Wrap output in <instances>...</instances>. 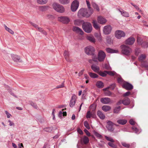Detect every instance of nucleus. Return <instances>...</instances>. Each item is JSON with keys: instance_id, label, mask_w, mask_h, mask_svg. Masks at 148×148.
Here are the masks:
<instances>
[{"instance_id": "36", "label": "nucleus", "mask_w": 148, "mask_h": 148, "mask_svg": "<svg viewBox=\"0 0 148 148\" xmlns=\"http://www.w3.org/2000/svg\"><path fill=\"white\" fill-rule=\"evenodd\" d=\"M88 74L91 77L93 78H97L98 77V75L96 74L91 72H89Z\"/></svg>"}, {"instance_id": "61", "label": "nucleus", "mask_w": 148, "mask_h": 148, "mask_svg": "<svg viewBox=\"0 0 148 148\" xmlns=\"http://www.w3.org/2000/svg\"><path fill=\"white\" fill-rule=\"evenodd\" d=\"M123 81V79L121 77H118L117 78V81L119 83H121Z\"/></svg>"}, {"instance_id": "51", "label": "nucleus", "mask_w": 148, "mask_h": 148, "mask_svg": "<svg viewBox=\"0 0 148 148\" xmlns=\"http://www.w3.org/2000/svg\"><path fill=\"white\" fill-rule=\"evenodd\" d=\"M107 74L111 76H114L116 74V72L112 71H107Z\"/></svg>"}, {"instance_id": "5", "label": "nucleus", "mask_w": 148, "mask_h": 148, "mask_svg": "<svg viewBox=\"0 0 148 148\" xmlns=\"http://www.w3.org/2000/svg\"><path fill=\"white\" fill-rule=\"evenodd\" d=\"M106 56L105 53L102 50H100L98 53V59L99 62L103 61Z\"/></svg>"}, {"instance_id": "20", "label": "nucleus", "mask_w": 148, "mask_h": 148, "mask_svg": "<svg viewBox=\"0 0 148 148\" xmlns=\"http://www.w3.org/2000/svg\"><path fill=\"white\" fill-rule=\"evenodd\" d=\"M98 22L101 24H105L107 22V20L101 16H99L97 18Z\"/></svg>"}, {"instance_id": "40", "label": "nucleus", "mask_w": 148, "mask_h": 148, "mask_svg": "<svg viewBox=\"0 0 148 148\" xmlns=\"http://www.w3.org/2000/svg\"><path fill=\"white\" fill-rule=\"evenodd\" d=\"M107 71H104L103 72L100 71L99 72V74L102 77H105L107 75Z\"/></svg>"}, {"instance_id": "42", "label": "nucleus", "mask_w": 148, "mask_h": 148, "mask_svg": "<svg viewBox=\"0 0 148 148\" xmlns=\"http://www.w3.org/2000/svg\"><path fill=\"white\" fill-rule=\"evenodd\" d=\"M137 40L138 44L140 45H142L144 42L142 39L139 37H137Z\"/></svg>"}, {"instance_id": "23", "label": "nucleus", "mask_w": 148, "mask_h": 148, "mask_svg": "<svg viewBox=\"0 0 148 148\" xmlns=\"http://www.w3.org/2000/svg\"><path fill=\"white\" fill-rule=\"evenodd\" d=\"M87 39L92 43H95L96 42V40L94 37L92 35L88 36L86 37Z\"/></svg>"}, {"instance_id": "4", "label": "nucleus", "mask_w": 148, "mask_h": 148, "mask_svg": "<svg viewBox=\"0 0 148 148\" xmlns=\"http://www.w3.org/2000/svg\"><path fill=\"white\" fill-rule=\"evenodd\" d=\"M95 51L94 47L91 46H89L85 49V52L87 54L93 56L94 57H96V56H95Z\"/></svg>"}, {"instance_id": "31", "label": "nucleus", "mask_w": 148, "mask_h": 148, "mask_svg": "<svg viewBox=\"0 0 148 148\" xmlns=\"http://www.w3.org/2000/svg\"><path fill=\"white\" fill-rule=\"evenodd\" d=\"M106 50L107 52L109 53H117L118 52L117 50L113 49L110 48H107Z\"/></svg>"}, {"instance_id": "26", "label": "nucleus", "mask_w": 148, "mask_h": 148, "mask_svg": "<svg viewBox=\"0 0 148 148\" xmlns=\"http://www.w3.org/2000/svg\"><path fill=\"white\" fill-rule=\"evenodd\" d=\"M130 102V99L128 98H126L123 100V104L125 106L129 105Z\"/></svg>"}, {"instance_id": "30", "label": "nucleus", "mask_w": 148, "mask_h": 148, "mask_svg": "<svg viewBox=\"0 0 148 148\" xmlns=\"http://www.w3.org/2000/svg\"><path fill=\"white\" fill-rule=\"evenodd\" d=\"M96 86L99 88H102L104 87L103 83L101 81H97L96 83Z\"/></svg>"}, {"instance_id": "25", "label": "nucleus", "mask_w": 148, "mask_h": 148, "mask_svg": "<svg viewBox=\"0 0 148 148\" xmlns=\"http://www.w3.org/2000/svg\"><path fill=\"white\" fill-rule=\"evenodd\" d=\"M69 53L68 51H64V55L66 60L68 62H71V60H70L69 58Z\"/></svg>"}, {"instance_id": "6", "label": "nucleus", "mask_w": 148, "mask_h": 148, "mask_svg": "<svg viewBox=\"0 0 148 148\" xmlns=\"http://www.w3.org/2000/svg\"><path fill=\"white\" fill-rule=\"evenodd\" d=\"M58 20L64 24H67L70 21L69 18L67 16H62L58 18Z\"/></svg>"}, {"instance_id": "9", "label": "nucleus", "mask_w": 148, "mask_h": 148, "mask_svg": "<svg viewBox=\"0 0 148 148\" xmlns=\"http://www.w3.org/2000/svg\"><path fill=\"white\" fill-rule=\"evenodd\" d=\"M30 23L33 26H34L35 28L37 29L39 32H40L44 35H47V32L44 30L42 28L39 27L36 24H35L32 22H30Z\"/></svg>"}, {"instance_id": "33", "label": "nucleus", "mask_w": 148, "mask_h": 148, "mask_svg": "<svg viewBox=\"0 0 148 148\" xmlns=\"http://www.w3.org/2000/svg\"><path fill=\"white\" fill-rule=\"evenodd\" d=\"M111 109V107L107 105L103 106L102 107V110L105 112H107Z\"/></svg>"}, {"instance_id": "46", "label": "nucleus", "mask_w": 148, "mask_h": 148, "mask_svg": "<svg viewBox=\"0 0 148 148\" xmlns=\"http://www.w3.org/2000/svg\"><path fill=\"white\" fill-rule=\"evenodd\" d=\"M81 21L79 19H77L74 20V23L75 25H80L81 23Z\"/></svg>"}, {"instance_id": "56", "label": "nucleus", "mask_w": 148, "mask_h": 148, "mask_svg": "<svg viewBox=\"0 0 148 148\" xmlns=\"http://www.w3.org/2000/svg\"><path fill=\"white\" fill-rule=\"evenodd\" d=\"M91 115L92 114L90 113V111H88L87 113L86 117L87 118H89L91 117Z\"/></svg>"}, {"instance_id": "47", "label": "nucleus", "mask_w": 148, "mask_h": 148, "mask_svg": "<svg viewBox=\"0 0 148 148\" xmlns=\"http://www.w3.org/2000/svg\"><path fill=\"white\" fill-rule=\"evenodd\" d=\"M121 144L123 146L127 148H130V144H127L125 142H122Z\"/></svg>"}, {"instance_id": "18", "label": "nucleus", "mask_w": 148, "mask_h": 148, "mask_svg": "<svg viewBox=\"0 0 148 148\" xmlns=\"http://www.w3.org/2000/svg\"><path fill=\"white\" fill-rule=\"evenodd\" d=\"M80 141L82 144H86L89 143V139L86 136H84L81 138Z\"/></svg>"}, {"instance_id": "64", "label": "nucleus", "mask_w": 148, "mask_h": 148, "mask_svg": "<svg viewBox=\"0 0 148 148\" xmlns=\"http://www.w3.org/2000/svg\"><path fill=\"white\" fill-rule=\"evenodd\" d=\"M45 7L44 6H41L39 7V9L40 10L43 11L45 10Z\"/></svg>"}, {"instance_id": "38", "label": "nucleus", "mask_w": 148, "mask_h": 148, "mask_svg": "<svg viewBox=\"0 0 148 148\" xmlns=\"http://www.w3.org/2000/svg\"><path fill=\"white\" fill-rule=\"evenodd\" d=\"M59 2L61 4L65 5L69 3L70 0H59Z\"/></svg>"}, {"instance_id": "59", "label": "nucleus", "mask_w": 148, "mask_h": 148, "mask_svg": "<svg viewBox=\"0 0 148 148\" xmlns=\"http://www.w3.org/2000/svg\"><path fill=\"white\" fill-rule=\"evenodd\" d=\"M132 129L136 133H138L139 130L136 127L133 126V127H132Z\"/></svg>"}, {"instance_id": "10", "label": "nucleus", "mask_w": 148, "mask_h": 148, "mask_svg": "<svg viewBox=\"0 0 148 148\" xmlns=\"http://www.w3.org/2000/svg\"><path fill=\"white\" fill-rule=\"evenodd\" d=\"M12 60L15 62H22V60L21 59L19 56L14 54H11V55Z\"/></svg>"}, {"instance_id": "1", "label": "nucleus", "mask_w": 148, "mask_h": 148, "mask_svg": "<svg viewBox=\"0 0 148 148\" xmlns=\"http://www.w3.org/2000/svg\"><path fill=\"white\" fill-rule=\"evenodd\" d=\"M82 27L84 30L87 33H90L92 31V25L89 22H84L82 25Z\"/></svg>"}, {"instance_id": "57", "label": "nucleus", "mask_w": 148, "mask_h": 148, "mask_svg": "<svg viewBox=\"0 0 148 148\" xmlns=\"http://www.w3.org/2000/svg\"><path fill=\"white\" fill-rule=\"evenodd\" d=\"M86 3L88 7V9H93L90 7V5L89 2L87 0H86Z\"/></svg>"}, {"instance_id": "49", "label": "nucleus", "mask_w": 148, "mask_h": 148, "mask_svg": "<svg viewBox=\"0 0 148 148\" xmlns=\"http://www.w3.org/2000/svg\"><path fill=\"white\" fill-rule=\"evenodd\" d=\"M96 108V105L95 104L91 105L90 107V110L93 111L95 110Z\"/></svg>"}, {"instance_id": "22", "label": "nucleus", "mask_w": 148, "mask_h": 148, "mask_svg": "<svg viewBox=\"0 0 148 148\" xmlns=\"http://www.w3.org/2000/svg\"><path fill=\"white\" fill-rule=\"evenodd\" d=\"M118 10L121 13V14L123 16L126 17H129V14L127 12L124 11L122 9H118Z\"/></svg>"}, {"instance_id": "41", "label": "nucleus", "mask_w": 148, "mask_h": 148, "mask_svg": "<svg viewBox=\"0 0 148 148\" xmlns=\"http://www.w3.org/2000/svg\"><path fill=\"white\" fill-rule=\"evenodd\" d=\"M4 26L5 29L10 34H14V32L11 29L8 27L6 25H4Z\"/></svg>"}, {"instance_id": "21", "label": "nucleus", "mask_w": 148, "mask_h": 148, "mask_svg": "<svg viewBox=\"0 0 148 148\" xmlns=\"http://www.w3.org/2000/svg\"><path fill=\"white\" fill-rule=\"evenodd\" d=\"M101 102L103 104H108L111 101L110 99L108 97L102 98L101 99Z\"/></svg>"}, {"instance_id": "63", "label": "nucleus", "mask_w": 148, "mask_h": 148, "mask_svg": "<svg viewBox=\"0 0 148 148\" xmlns=\"http://www.w3.org/2000/svg\"><path fill=\"white\" fill-rule=\"evenodd\" d=\"M129 123L130 124L132 125H134L135 123V121L132 119H131L130 120Z\"/></svg>"}, {"instance_id": "32", "label": "nucleus", "mask_w": 148, "mask_h": 148, "mask_svg": "<svg viewBox=\"0 0 148 148\" xmlns=\"http://www.w3.org/2000/svg\"><path fill=\"white\" fill-rule=\"evenodd\" d=\"M97 115L98 116L102 119H103L105 118V116L104 114L100 111H97Z\"/></svg>"}, {"instance_id": "2", "label": "nucleus", "mask_w": 148, "mask_h": 148, "mask_svg": "<svg viewBox=\"0 0 148 148\" xmlns=\"http://www.w3.org/2000/svg\"><path fill=\"white\" fill-rule=\"evenodd\" d=\"M121 52L122 53L127 56L130 55L132 52V49L129 47L125 45H122L121 46Z\"/></svg>"}, {"instance_id": "35", "label": "nucleus", "mask_w": 148, "mask_h": 148, "mask_svg": "<svg viewBox=\"0 0 148 148\" xmlns=\"http://www.w3.org/2000/svg\"><path fill=\"white\" fill-rule=\"evenodd\" d=\"M92 7L95 9H96V10L98 12L100 10V9L98 5L95 3L93 2L92 3Z\"/></svg>"}, {"instance_id": "11", "label": "nucleus", "mask_w": 148, "mask_h": 148, "mask_svg": "<svg viewBox=\"0 0 148 148\" xmlns=\"http://www.w3.org/2000/svg\"><path fill=\"white\" fill-rule=\"evenodd\" d=\"M112 29V27L110 25L106 26L103 27V33L105 34H108L111 33Z\"/></svg>"}, {"instance_id": "7", "label": "nucleus", "mask_w": 148, "mask_h": 148, "mask_svg": "<svg viewBox=\"0 0 148 148\" xmlns=\"http://www.w3.org/2000/svg\"><path fill=\"white\" fill-rule=\"evenodd\" d=\"M79 2L77 0H75L72 3L71 9L73 12H75L76 11L78 8L79 5Z\"/></svg>"}, {"instance_id": "54", "label": "nucleus", "mask_w": 148, "mask_h": 148, "mask_svg": "<svg viewBox=\"0 0 148 148\" xmlns=\"http://www.w3.org/2000/svg\"><path fill=\"white\" fill-rule=\"evenodd\" d=\"M140 52V51L139 49L138 48L136 49L135 50V55L136 56H138Z\"/></svg>"}, {"instance_id": "27", "label": "nucleus", "mask_w": 148, "mask_h": 148, "mask_svg": "<svg viewBox=\"0 0 148 148\" xmlns=\"http://www.w3.org/2000/svg\"><path fill=\"white\" fill-rule=\"evenodd\" d=\"M127 121L125 119H119L117 120V122L119 124L124 125L126 123Z\"/></svg>"}, {"instance_id": "48", "label": "nucleus", "mask_w": 148, "mask_h": 148, "mask_svg": "<svg viewBox=\"0 0 148 148\" xmlns=\"http://www.w3.org/2000/svg\"><path fill=\"white\" fill-rule=\"evenodd\" d=\"M94 133L95 136L98 138H101L102 137V136L101 135L96 131H94Z\"/></svg>"}, {"instance_id": "14", "label": "nucleus", "mask_w": 148, "mask_h": 148, "mask_svg": "<svg viewBox=\"0 0 148 148\" xmlns=\"http://www.w3.org/2000/svg\"><path fill=\"white\" fill-rule=\"evenodd\" d=\"M76 95H73L69 103V106L71 107H73L75 105L76 102Z\"/></svg>"}, {"instance_id": "24", "label": "nucleus", "mask_w": 148, "mask_h": 148, "mask_svg": "<svg viewBox=\"0 0 148 148\" xmlns=\"http://www.w3.org/2000/svg\"><path fill=\"white\" fill-rule=\"evenodd\" d=\"M92 23L94 27L98 31H100V27L97 24V21L95 20H93Z\"/></svg>"}, {"instance_id": "62", "label": "nucleus", "mask_w": 148, "mask_h": 148, "mask_svg": "<svg viewBox=\"0 0 148 148\" xmlns=\"http://www.w3.org/2000/svg\"><path fill=\"white\" fill-rule=\"evenodd\" d=\"M131 94V92L130 91H128L125 93L123 94V96L124 97L127 96Z\"/></svg>"}, {"instance_id": "44", "label": "nucleus", "mask_w": 148, "mask_h": 148, "mask_svg": "<svg viewBox=\"0 0 148 148\" xmlns=\"http://www.w3.org/2000/svg\"><path fill=\"white\" fill-rule=\"evenodd\" d=\"M53 129L52 127H47L44 128L43 130L44 131L47 132H51Z\"/></svg>"}, {"instance_id": "28", "label": "nucleus", "mask_w": 148, "mask_h": 148, "mask_svg": "<svg viewBox=\"0 0 148 148\" xmlns=\"http://www.w3.org/2000/svg\"><path fill=\"white\" fill-rule=\"evenodd\" d=\"M146 58V56L145 54H143L140 55L138 58L139 61L141 63L145 61L144 60Z\"/></svg>"}, {"instance_id": "17", "label": "nucleus", "mask_w": 148, "mask_h": 148, "mask_svg": "<svg viewBox=\"0 0 148 148\" xmlns=\"http://www.w3.org/2000/svg\"><path fill=\"white\" fill-rule=\"evenodd\" d=\"M73 31L76 32V33L81 35H83L84 33V32L81 29L77 27H73Z\"/></svg>"}, {"instance_id": "55", "label": "nucleus", "mask_w": 148, "mask_h": 148, "mask_svg": "<svg viewBox=\"0 0 148 148\" xmlns=\"http://www.w3.org/2000/svg\"><path fill=\"white\" fill-rule=\"evenodd\" d=\"M111 92L108 90L106 91L105 92V94L106 96H110L111 95Z\"/></svg>"}, {"instance_id": "16", "label": "nucleus", "mask_w": 148, "mask_h": 148, "mask_svg": "<svg viewBox=\"0 0 148 148\" xmlns=\"http://www.w3.org/2000/svg\"><path fill=\"white\" fill-rule=\"evenodd\" d=\"M86 9L82 8L80 9L78 12V16L80 17H84V14H86Z\"/></svg>"}, {"instance_id": "58", "label": "nucleus", "mask_w": 148, "mask_h": 148, "mask_svg": "<svg viewBox=\"0 0 148 148\" xmlns=\"http://www.w3.org/2000/svg\"><path fill=\"white\" fill-rule=\"evenodd\" d=\"M108 144L109 146L113 148H116V147L115 145L112 143L108 142Z\"/></svg>"}, {"instance_id": "15", "label": "nucleus", "mask_w": 148, "mask_h": 148, "mask_svg": "<svg viewBox=\"0 0 148 148\" xmlns=\"http://www.w3.org/2000/svg\"><path fill=\"white\" fill-rule=\"evenodd\" d=\"M94 12L93 9H86V14H84V17L86 18L89 17L93 14Z\"/></svg>"}, {"instance_id": "50", "label": "nucleus", "mask_w": 148, "mask_h": 148, "mask_svg": "<svg viewBox=\"0 0 148 148\" xmlns=\"http://www.w3.org/2000/svg\"><path fill=\"white\" fill-rule=\"evenodd\" d=\"M105 138L108 141H109L112 142H114V141L113 139L111 137H108L107 136H105Z\"/></svg>"}, {"instance_id": "39", "label": "nucleus", "mask_w": 148, "mask_h": 148, "mask_svg": "<svg viewBox=\"0 0 148 148\" xmlns=\"http://www.w3.org/2000/svg\"><path fill=\"white\" fill-rule=\"evenodd\" d=\"M47 2V0H37V2L40 4H46Z\"/></svg>"}, {"instance_id": "8", "label": "nucleus", "mask_w": 148, "mask_h": 148, "mask_svg": "<svg viewBox=\"0 0 148 148\" xmlns=\"http://www.w3.org/2000/svg\"><path fill=\"white\" fill-rule=\"evenodd\" d=\"M115 37L118 39H121L122 37H124L125 36V32L122 31L118 30L115 33Z\"/></svg>"}, {"instance_id": "52", "label": "nucleus", "mask_w": 148, "mask_h": 148, "mask_svg": "<svg viewBox=\"0 0 148 148\" xmlns=\"http://www.w3.org/2000/svg\"><path fill=\"white\" fill-rule=\"evenodd\" d=\"M84 125L87 129H90V126L87 121H85L84 122Z\"/></svg>"}, {"instance_id": "53", "label": "nucleus", "mask_w": 148, "mask_h": 148, "mask_svg": "<svg viewBox=\"0 0 148 148\" xmlns=\"http://www.w3.org/2000/svg\"><path fill=\"white\" fill-rule=\"evenodd\" d=\"M141 46L144 48H147L148 47V42H144Z\"/></svg>"}, {"instance_id": "45", "label": "nucleus", "mask_w": 148, "mask_h": 148, "mask_svg": "<svg viewBox=\"0 0 148 148\" xmlns=\"http://www.w3.org/2000/svg\"><path fill=\"white\" fill-rule=\"evenodd\" d=\"M29 104L34 108L37 109L38 108L37 104L32 101H29Z\"/></svg>"}, {"instance_id": "19", "label": "nucleus", "mask_w": 148, "mask_h": 148, "mask_svg": "<svg viewBox=\"0 0 148 148\" xmlns=\"http://www.w3.org/2000/svg\"><path fill=\"white\" fill-rule=\"evenodd\" d=\"M107 123V128L108 130L110 131H113V130L112 127L114 123L110 121H108Z\"/></svg>"}, {"instance_id": "34", "label": "nucleus", "mask_w": 148, "mask_h": 148, "mask_svg": "<svg viewBox=\"0 0 148 148\" xmlns=\"http://www.w3.org/2000/svg\"><path fill=\"white\" fill-rule=\"evenodd\" d=\"M95 36L99 40H101V34L100 31H98L97 33L96 32L94 34Z\"/></svg>"}, {"instance_id": "43", "label": "nucleus", "mask_w": 148, "mask_h": 148, "mask_svg": "<svg viewBox=\"0 0 148 148\" xmlns=\"http://www.w3.org/2000/svg\"><path fill=\"white\" fill-rule=\"evenodd\" d=\"M141 65L142 66L145 68H147L148 67V63L146 61L141 63Z\"/></svg>"}, {"instance_id": "60", "label": "nucleus", "mask_w": 148, "mask_h": 148, "mask_svg": "<svg viewBox=\"0 0 148 148\" xmlns=\"http://www.w3.org/2000/svg\"><path fill=\"white\" fill-rule=\"evenodd\" d=\"M64 82L62 83L60 85H58L56 86V88H63L64 87Z\"/></svg>"}, {"instance_id": "29", "label": "nucleus", "mask_w": 148, "mask_h": 148, "mask_svg": "<svg viewBox=\"0 0 148 148\" xmlns=\"http://www.w3.org/2000/svg\"><path fill=\"white\" fill-rule=\"evenodd\" d=\"M91 68L95 72L98 73L99 70V66L95 65H92L91 66Z\"/></svg>"}, {"instance_id": "12", "label": "nucleus", "mask_w": 148, "mask_h": 148, "mask_svg": "<svg viewBox=\"0 0 148 148\" xmlns=\"http://www.w3.org/2000/svg\"><path fill=\"white\" fill-rule=\"evenodd\" d=\"M122 86L123 88L128 90H131L133 88L132 84L126 82H123Z\"/></svg>"}, {"instance_id": "37", "label": "nucleus", "mask_w": 148, "mask_h": 148, "mask_svg": "<svg viewBox=\"0 0 148 148\" xmlns=\"http://www.w3.org/2000/svg\"><path fill=\"white\" fill-rule=\"evenodd\" d=\"M121 110V107L120 106L115 107L113 110V112L114 113H119Z\"/></svg>"}, {"instance_id": "3", "label": "nucleus", "mask_w": 148, "mask_h": 148, "mask_svg": "<svg viewBox=\"0 0 148 148\" xmlns=\"http://www.w3.org/2000/svg\"><path fill=\"white\" fill-rule=\"evenodd\" d=\"M52 7L55 10L59 13H63L65 11V8L63 6L56 3L52 4Z\"/></svg>"}, {"instance_id": "13", "label": "nucleus", "mask_w": 148, "mask_h": 148, "mask_svg": "<svg viewBox=\"0 0 148 148\" xmlns=\"http://www.w3.org/2000/svg\"><path fill=\"white\" fill-rule=\"evenodd\" d=\"M135 38L133 37H130L127 39L125 41V43L128 45H132L135 41Z\"/></svg>"}]
</instances>
